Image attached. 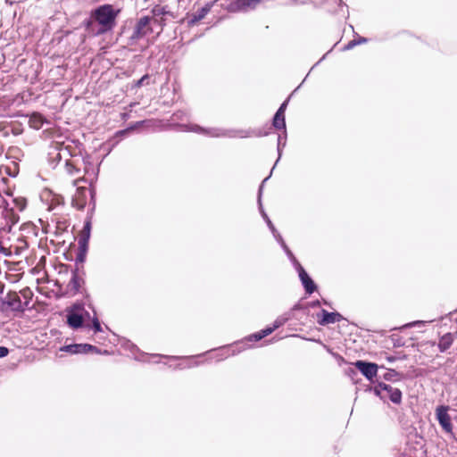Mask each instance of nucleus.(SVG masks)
I'll use <instances>...</instances> for the list:
<instances>
[{
	"instance_id": "1",
	"label": "nucleus",
	"mask_w": 457,
	"mask_h": 457,
	"mask_svg": "<svg viewBox=\"0 0 457 457\" xmlns=\"http://www.w3.org/2000/svg\"><path fill=\"white\" fill-rule=\"evenodd\" d=\"M80 181H85V178L78 177L73 179L72 185L77 187L76 192L72 196L71 205L79 211L84 210L87 204L88 197L95 207V191L84 186H78Z\"/></svg>"
},
{
	"instance_id": "2",
	"label": "nucleus",
	"mask_w": 457,
	"mask_h": 457,
	"mask_svg": "<svg viewBox=\"0 0 457 457\" xmlns=\"http://www.w3.org/2000/svg\"><path fill=\"white\" fill-rule=\"evenodd\" d=\"M117 14L111 4L102 5L95 11L94 18L101 25L100 32L111 30L115 26Z\"/></svg>"
},
{
	"instance_id": "3",
	"label": "nucleus",
	"mask_w": 457,
	"mask_h": 457,
	"mask_svg": "<svg viewBox=\"0 0 457 457\" xmlns=\"http://www.w3.org/2000/svg\"><path fill=\"white\" fill-rule=\"evenodd\" d=\"M155 24L159 25L160 31H162V27L164 26L162 20L158 21L154 16L141 17L137 21V22L135 26L134 32H133L131 37L134 39H139V38L145 37L146 35H148L149 33H151L153 31V26Z\"/></svg>"
},
{
	"instance_id": "4",
	"label": "nucleus",
	"mask_w": 457,
	"mask_h": 457,
	"mask_svg": "<svg viewBox=\"0 0 457 457\" xmlns=\"http://www.w3.org/2000/svg\"><path fill=\"white\" fill-rule=\"evenodd\" d=\"M85 314L88 315L81 305H74L67 314V323L72 328H81L85 321Z\"/></svg>"
},
{
	"instance_id": "5",
	"label": "nucleus",
	"mask_w": 457,
	"mask_h": 457,
	"mask_svg": "<svg viewBox=\"0 0 457 457\" xmlns=\"http://www.w3.org/2000/svg\"><path fill=\"white\" fill-rule=\"evenodd\" d=\"M375 391L379 394L380 392H385L386 396L396 404L401 403L402 402V392L400 389L393 387L391 385L386 383H379Z\"/></svg>"
},
{
	"instance_id": "6",
	"label": "nucleus",
	"mask_w": 457,
	"mask_h": 457,
	"mask_svg": "<svg viewBox=\"0 0 457 457\" xmlns=\"http://www.w3.org/2000/svg\"><path fill=\"white\" fill-rule=\"evenodd\" d=\"M353 365L369 380H372L377 376L378 365L376 363L357 361Z\"/></svg>"
},
{
	"instance_id": "7",
	"label": "nucleus",
	"mask_w": 457,
	"mask_h": 457,
	"mask_svg": "<svg viewBox=\"0 0 457 457\" xmlns=\"http://www.w3.org/2000/svg\"><path fill=\"white\" fill-rule=\"evenodd\" d=\"M447 411H448V407L443 406V405L438 406L436 408V417H437L438 422L441 425V427L443 428V429L445 432L452 434L453 433V426L451 423V418H450L449 414L447 413Z\"/></svg>"
},
{
	"instance_id": "8",
	"label": "nucleus",
	"mask_w": 457,
	"mask_h": 457,
	"mask_svg": "<svg viewBox=\"0 0 457 457\" xmlns=\"http://www.w3.org/2000/svg\"><path fill=\"white\" fill-rule=\"evenodd\" d=\"M318 323L321 326L336 323L340 321L343 317L338 312H328L326 310H322L320 314H318Z\"/></svg>"
},
{
	"instance_id": "9",
	"label": "nucleus",
	"mask_w": 457,
	"mask_h": 457,
	"mask_svg": "<svg viewBox=\"0 0 457 457\" xmlns=\"http://www.w3.org/2000/svg\"><path fill=\"white\" fill-rule=\"evenodd\" d=\"M62 350L70 353H87L92 351H96V347L88 344H74L69 345L62 348Z\"/></svg>"
},
{
	"instance_id": "10",
	"label": "nucleus",
	"mask_w": 457,
	"mask_h": 457,
	"mask_svg": "<svg viewBox=\"0 0 457 457\" xmlns=\"http://www.w3.org/2000/svg\"><path fill=\"white\" fill-rule=\"evenodd\" d=\"M83 284V278L79 275L77 270H74L72 272V277L67 285L68 293L72 295H76L79 293Z\"/></svg>"
},
{
	"instance_id": "11",
	"label": "nucleus",
	"mask_w": 457,
	"mask_h": 457,
	"mask_svg": "<svg viewBox=\"0 0 457 457\" xmlns=\"http://www.w3.org/2000/svg\"><path fill=\"white\" fill-rule=\"evenodd\" d=\"M299 278L307 294L311 295L317 289L315 283L310 278V276L307 274V272L304 270L303 267H300Z\"/></svg>"
},
{
	"instance_id": "12",
	"label": "nucleus",
	"mask_w": 457,
	"mask_h": 457,
	"mask_svg": "<svg viewBox=\"0 0 457 457\" xmlns=\"http://www.w3.org/2000/svg\"><path fill=\"white\" fill-rule=\"evenodd\" d=\"M287 105V101L284 102L277 112L275 113V116L273 118V126L277 129H283L286 128V121H285V112Z\"/></svg>"
},
{
	"instance_id": "13",
	"label": "nucleus",
	"mask_w": 457,
	"mask_h": 457,
	"mask_svg": "<svg viewBox=\"0 0 457 457\" xmlns=\"http://www.w3.org/2000/svg\"><path fill=\"white\" fill-rule=\"evenodd\" d=\"M52 221L55 222L56 225V234L63 233L67 228L69 227V220L66 217L60 216L57 213H54Z\"/></svg>"
},
{
	"instance_id": "14",
	"label": "nucleus",
	"mask_w": 457,
	"mask_h": 457,
	"mask_svg": "<svg viewBox=\"0 0 457 457\" xmlns=\"http://www.w3.org/2000/svg\"><path fill=\"white\" fill-rule=\"evenodd\" d=\"M455 339V334L446 333L443 335L438 342V348L440 352H445L453 345Z\"/></svg>"
},
{
	"instance_id": "15",
	"label": "nucleus",
	"mask_w": 457,
	"mask_h": 457,
	"mask_svg": "<svg viewBox=\"0 0 457 457\" xmlns=\"http://www.w3.org/2000/svg\"><path fill=\"white\" fill-rule=\"evenodd\" d=\"M209 12H210V6H208V5L201 8L195 13H193L191 16L188 17V21H187L188 25L189 26L195 25L198 21L203 20Z\"/></svg>"
},
{
	"instance_id": "16",
	"label": "nucleus",
	"mask_w": 457,
	"mask_h": 457,
	"mask_svg": "<svg viewBox=\"0 0 457 457\" xmlns=\"http://www.w3.org/2000/svg\"><path fill=\"white\" fill-rule=\"evenodd\" d=\"M278 327V325H274L273 327H268L264 329H262L256 333L250 335L247 337V340L248 341H255V342L260 341L261 339L264 338L265 337L270 335Z\"/></svg>"
},
{
	"instance_id": "17",
	"label": "nucleus",
	"mask_w": 457,
	"mask_h": 457,
	"mask_svg": "<svg viewBox=\"0 0 457 457\" xmlns=\"http://www.w3.org/2000/svg\"><path fill=\"white\" fill-rule=\"evenodd\" d=\"M65 171L71 176H78L80 174V168L75 160L69 159L65 162Z\"/></svg>"
},
{
	"instance_id": "18",
	"label": "nucleus",
	"mask_w": 457,
	"mask_h": 457,
	"mask_svg": "<svg viewBox=\"0 0 457 457\" xmlns=\"http://www.w3.org/2000/svg\"><path fill=\"white\" fill-rule=\"evenodd\" d=\"M45 122V118L38 112H34L29 120V126L35 129H39Z\"/></svg>"
},
{
	"instance_id": "19",
	"label": "nucleus",
	"mask_w": 457,
	"mask_h": 457,
	"mask_svg": "<svg viewBox=\"0 0 457 457\" xmlns=\"http://www.w3.org/2000/svg\"><path fill=\"white\" fill-rule=\"evenodd\" d=\"M7 303L14 310L21 309V301L20 296L15 292H10L7 295Z\"/></svg>"
},
{
	"instance_id": "20",
	"label": "nucleus",
	"mask_w": 457,
	"mask_h": 457,
	"mask_svg": "<svg viewBox=\"0 0 457 457\" xmlns=\"http://www.w3.org/2000/svg\"><path fill=\"white\" fill-rule=\"evenodd\" d=\"M80 251L77 255L76 262H83L86 252V239L80 238L79 241Z\"/></svg>"
},
{
	"instance_id": "21",
	"label": "nucleus",
	"mask_w": 457,
	"mask_h": 457,
	"mask_svg": "<svg viewBox=\"0 0 457 457\" xmlns=\"http://www.w3.org/2000/svg\"><path fill=\"white\" fill-rule=\"evenodd\" d=\"M261 0H237V4L241 7H253L255 6Z\"/></svg>"
},
{
	"instance_id": "22",
	"label": "nucleus",
	"mask_w": 457,
	"mask_h": 457,
	"mask_svg": "<svg viewBox=\"0 0 457 457\" xmlns=\"http://www.w3.org/2000/svg\"><path fill=\"white\" fill-rule=\"evenodd\" d=\"M367 41H368V39L366 37H360L357 39L354 38V39L349 41L348 44L346 45L345 48L351 49V48L354 47L355 46L362 44V43H366Z\"/></svg>"
},
{
	"instance_id": "23",
	"label": "nucleus",
	"mask_w": 457,
	"mask_h": 457,
	"mask_svg": "<svg viewBox=\"0 0 457 457\" xmlns=\"http://www.w3.org/2000/svg\"><path fill=\"white\" fill-rule=\"evenodd\" d=\"M92 328H93L95 333L102 331V327H101L100 321L96 315L92 319Z\"/></svg>"
},
{
	"instance_id": "24",
	"label": "nucleus",
	"mask_w": 457,
	"mask_h": 457,
	"mask_svg": "<svg viewBox=\"0 0 457 457\" xmlns=\"http://www.w3.org/2000/svg\"><path fill=\"white\" fill-rule=\"evenodd\" d=\"M148 79H149V76L147 74L144 75L140 79H138L135 82L134 87H142L145 84V82L148 80Z\"/></svg>"
},
{
	"instance_id": "25",
	"label": "nucleus",
	"mask_w": 457,
	"mask_h": 457,
	"mask_svg": "<svg viewBox=\"0 0 457 457\" xmlns=\"http://www.w3.org/2000/svg\"><path fill=\"white\" fill-rule=\"evenodd\" d=\"M89 231H90V221H87L83 228V233H86L87 237H88Z\"/></svg>"
},
{
	"instance_id": "26",
	"label": "nucleus",
	"mask_w": 457,
	"mask_h": 457,
	"mask_svg": "<svg viewBox=\"0 0 457 457\" xmlns=\"http://www.w3.org/2000/svg\"><path fill=\"white\" fill-rule=\"evenodd\" d=\"M9 351L4 346H0V358L4 357L8 354Z\"/></svg>"
},
{
	"instance_id": "27",
	"label": "nucleus",
	"mask_w": 457,
	"mask_h": 457,
	"mask_svg": "<svg viewBox=\"0 0 457 457\" xmlns=\"http://www.w3.org/2000/svg\"><path fill=\"white\" fill-rule=\"evenodd\" d=\"M153 12H154V16L160 15V14H164V12L162 11V9H154Z\"/></svg>"
},
{
	"instance_id": "28",
	"label": "nucleus",
	"mask_w": 457,
	"mask_h": 457,
	"mask_svg": "<svg viewBox=\"0 0 457 457\" xmlns=\"http://www.w3.org/2000/svg\"><path fill=\"white\" fill-rule=\"evenodd\" d=\"M4 288V285L0 281V295L3 294Z\"/></svg>"
},
{
	"instance_id": "29",
	"label": "nucleus",
	"mask_w": 457,
	"mask_h": 457,
	"mask_svg": "<svg viewBox=\"0 0 457 457\" xmlns=\"http://www.w3.org/2000/svg\"><path fill=\"white\" fill-rule=\"evenodd\" d=\"M25 206V200L22 199V204L20 206V210H22Z\"/></svg>"
},
{
	"instance_id": "30",
	"label": "nucleus",
	"mask_w": 457,
	"mask_h": 457,
	"mask_svg": "<svg viewBox=\"0 0 457 457\" xmlns=\"http://www.w3.org/2000/svg\"><path fill=\"white\" fill-rule=\"evenodd\" d=\"M90 318V314L88 313V315L85 314V320L86 319H89Z\"/></svg>"
}]
</instances>
